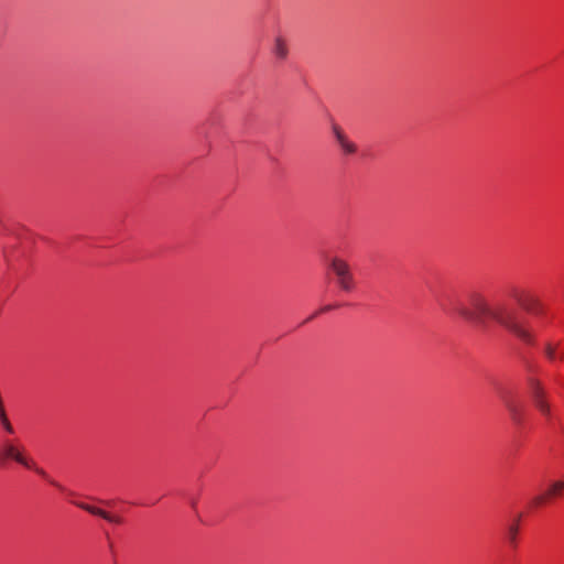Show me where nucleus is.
<instances>
[{"mask_svg": "<svg viewBox=\"0 0 564 564\" xmlns=\"http://www.w3.org/2000/svg\"><path fill=\"white\" fill-rule=\"evenodd\" d=\"M453 311L465 321L476 325L485 324V319L490 317L523 341H531V335L522 325L516 310L505 304L490 306L479 292H470L464 300L457 301Z\"/></svg>", "mask_w": 564, "mask_h": 564, "instance_id": "1", "label": "nucleus"}, {"mask_svg": "<svg viewBox=\"0 0 564 564\" xmlns=\"http://www.w3.org/2000/svg\"><path fill=\"white\" fill-rule=\"evenodd\" d=\"M14 460L26 468H33L31 459L25 455L24 447L17 441L2 438L0 443V464Z\"/></svg>", "mask_w": 564, "mask_h": 564, "instance_id": "2", "label": "nucleus"}, {"mask_svg": "<svg viewBox=\"0 0 564 564\" xmlns=\"http://www.w3.org/2000/svg\"><path fill=\"white\" fill-rule=\"evenodd\" d=\"M329 267L335 274L336 284L346 293L355 290L356 282L348 262L340 258H333L329 261Z\"/></svg>", "mask_w": 564, "mask_h": 564, "instance_id": "3", "label": "nucleus"}, {"mask_svg": "<svg viewBox=\"0 0 564 564\" xmlns=\"http://www.w3.org/2000/svg\"><path fill=\"white\" fill-rule=\"evenodd\" d=\"M527 383L528 392L531 397L533 405L541 412L542 415L550 420L552 415L551 405L546 399V392L543 386L538 379L533 377L528 378Z\"/></svg>", "mask_w": 564, "mask_h": 564, "instance_id": "4", "label": "nucleus"}, {"mask_svg": "<svg viewBox=\"0 0 564 564\" xmlns=\"http://www.w3.org/2000/svg\"><path fill=\"white\" fill-rule=\"evenodd\" d=\"M564 492V480H556L550 484L547 489L531 500L532 507H540L550 501L551 499L560 497Z\"/></svg>", "mask_w": 564, "mask_h": 564, "instance_id": "5", "label": "nucleus"}, {"mask_svg": "<svg viewBox=\"0 0 564 564\" xmlns=\"http://www.w3.org/2000/svg\"><path fill=\"white\" fill-rule=\"evenodd\" d=\"M510 296L525 311L533 312L536 306V300L527 291L513 288Z\"/></svg>", "mask_w": 564, "mask_h": 564, "instance_id": "6", "label": "nucleus"}, {"mask_svg": "<svg viewBox=\"0 0 564 564\" xmlns=\"http://www.w3.org/2000/svg\"><path fill=\"white\" fill-rule=\"evenodd\" d=\"M77 507H79L80 509L94 514V516H98V517H101L102 519L111 522V523H116V524H121L122 523V518L120 517H117V516H112L110 514L109 512L102 510V509H99V508H96L94 506H90V505H87V503H83V502H78L76 503Z\"/></svg>", "mask_w": 564, "mask_h": 564, "instance_id": "7", "label": "nucleus"}, {"mask_svg": "<svg viewBox=\"0 0 564 564\" xmlns=\"http://www.w3.org/2000/svg\"><path fill=\"white\" fill-rule=\"evenodd\" d=\"M506 410L513 424H516L517 426L522 425L524 421V406L520 401H517L514 403L507 402Z\"/></svg>", "mask_w": 564, "mask_h": 564, "instance_id": "8", "label": "nucleus"}, {"mask_svg": "<svg viewBox=\"0 0 564 564\" xmlns=\"http://www.w3.org/2000/svg\"><path fill=\"white\" fill-rule=\"evenodd\" d=\"M272 54L276 57L279 61H285L289 55V47L285 39H283L281 35L275 36L272 45Z\"/></svg>", "mask_w": 564, "mask_h": 564, "instance_id": "9", "label": "nucleus"}, {"mask_svg": "<svg viewBox=\"0 0 564 564\" xmlns=\"http://www.w3.org/2000/svg\"><path fill=\"white\" fill-rule=\"evenodd\" d=\"M498 395L505 408H507V402L514 403L518 401L514 393L508 388H498Z\"/></svg>", "mask_w": 564, "mask_h": 564, "instance_id": "10", "label": "nucleus"}, {"mask_svg": "<svg viewBox=\"0 0 564 564\" xmlns=\"http://www.w3.org/2000/svg\"><path fill=\"white\" fill-rule=\"evenodd\" d=\"M337 143L346 154H354L357 150L356 144L351 142L347 137L341 138L339 141H337Z\"/></svg>", "mask_w": 564, "mask_h": 564, "instance_id": "11", "label": "nucleus"}, {"mask_svg": "<svg viewBox=\"0 0 564 564\" xmlns=\"http://www.w3.org/2000/svg\"><path fill=\"white\" fill-rule=\"evenodd\" d=\"M518 532H519V525H518L517 522L511 524V525H509V528H508V541H509V543L512 546H516V544H517Z\"/></svg>", "mask_w": 564, "mask_h": 564, "instance_id": "12", "label": "nucleus"}, {"mask_svg": "<svg viewBox=\"0 0 564 564\" xmlns=\"http://www.w3.org/2000/svg\"><path fill=\"white\" fill-rule=\"evenodd\" d=\"M333 132H334L336 141H339L341 138L346 137L344 131L337 124L333 126Z\"/></svg>", "mask_w": 564, "mask_h": 564, "instance_id": "13", "label": "nucleus"}, {"mask_svg": "<svg viewBox=\"0 0 564 564\" xmlns=\"http://www.w3.org/2000/svg\"><path fill=\"white\" fill-rule=\"evenodd\" d=\"M545 354L547 356L549 359L551 360H554L556 355H555V349L554 347H552L551 345H549L546 348H545Z\"/></svg>", "mask_w": 564, "mask_h": 564, "instance_id": "14", "label": "nucleus"}, {"mask_svg": "<svg viewBox=\"0 0 564 564\" xmlns=\"http://www.w3.org/2000/svg\"><path fill=\"white\" fill-rule=\"evenodd\" d=\"M31 464H32V466H33V468H32V469H33L35 473H37V474H39V475H41L42 477H45V478H46V476H47V475H46V473H45L42 468L36 467V466H35V464H34V462H33L32 459H31Z\"/></svg>", "mask_w": 564, "mask_h": 564, "instance_id": "15", "label": "nucleus"}, {"mask_svg": "<svg viewBox=\"0 0 564 564\" xmlns=\"http://www.w3.org/2000/svg\"><path fill=\"white\" fill-rule=\"evenodd\" d=\"M332 308H333V306H332V305H326V306H324V307L321 310V312H327V311H329V310H332Z\"/></svg>", "mask_w": 564, "mask_h": 564, "instance_id": "16", "label": "nucleus"}, {"mask_svg": "<svg viewBox=\"0 0 564 564\" xmlns=\"http://www.w3.org/2000/svg\"><path fill=\"white\" fill-rule=\"evenodd\" d=\"M51 484H52V485H54V486H56V487H58V488H61V487H59V485H58V484H56L55 481H51Z\"/></svg>", "mask_w": 564, "mask_h": 564, "instance_id": "17", "label": "nucleus"}]
</instances>
